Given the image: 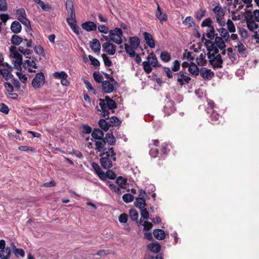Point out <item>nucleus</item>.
<instances>
[{"label": "nucleus", "mask_w": 259, "mask_h": 259, "mask_svg": "<svg viewBox=\"0 0 259 259\" xmlns=\"http://www.w3.org/2000/svg\"><path fill=\"white\" fill-rule=\"evenodd\" d=\"M235 48L237 49V51L240 55H244L246 52V49L245 46L241 41L238 42Z\"/></svg>", "instance_id": "nucleus-45"}, {"label": "nucleus", "mask_w": 259, "mask_h": 259, "mask_svg": "<svg viewBox=\"0 0 259 259\" xmlns=\"http://www.w3.org/2000/svg\"><path fill=\"white\" fill-rule=\"evenodd\" d=\"M210 117V122L212 123H215L221 117L219 114L213 111Z\"/></svg>", "instance_id": "nucleus-54"}, {"label": "nucleus", "mask_w": 259, "mask_h": 259, "mask_svg": "<svg viewBox=\"0 0 259 259\" xmlns=\"http://www.w3.org/2000/svg\"><path fill=\"white\" fill-rule=\"evenodd\" d=\"M189 71L193 75H198L199 69L197 66L194 63L191 62L189 66Z\"/></svg>", "instance_id": "nucleus-40"}, {"label": "nucleus", "mask_w": 259, "mask_h": 259, "mask_svg": "<svg viewBox=\"0 0 259 259\" xmlns=\"http://www.w3.org/2000/svg\"><path fill=\"white\" fill-rule=\"evenodd\" d=\"M109 123L111 126H116L120 124V121L116 116H112L110 118Z\"/></svg>", "instance_id": "nucleus-59"}, {"label": "nucleus", "mask_w": 259, "mask_h": 259, "mask_svg": "<svg viewBox=\"0 0 259 259\" xmlns=\"http://www.w3.org/2000/svg\"><path fill=\"white\" fill-rule=\"evenodd\" d=\"M246 24L247 28L250 31H254L258 28V25L253 21L247 20Z\"/></svg>", "instance_id": "nucleus-47"}, {"label": "nucleus", "mask_w": 259, "mask_h": 259, "mask_svg": "<svg viewBox=\"0 0 259 259\" xmlns=\"http://www.w3.org/2000/svg\"><path fill=\"white\" fill-rule=\"evenodd\" d=\"M151 64L148 61H144L143 62V69L147 73H150L152 72V68Z\"/></svg>", "instance_id": "nucleus-60"}, {"label": "nucleus", "mask_w": 259, "mask_h": 259, "mask_svg": "<svg viewBox=\"0 0 259 259\" xmlns=\"http://www.w3.org/2000/svg\"><path fill=\"white\" fill-rule=\"evenodd\" d=\"M35 57H27L23 63V67L30 72H34L37 68Z\"/></svg>", "instance_id": "nucleus-8"}, {"label": "nucleus", "mask_w": 259, "mask_h": 259, "mask_svg": "<svg viewBox=\"0 0 259 259\" xmlns=\"http://www.w3.org/2000/svg\"><path fill=\"white\" fill-rule=\"evenodd\" d=\"M90 61L91 62V64L96 67H98L100 65V62L98 59L92 56V55H89L88 56Z\"/></svg>", "instance_id": "nucleus-63"}, {"label": "nucleus", "mask_w": 259, "mask_h": 259, "mask_svg": "<svg viewBox=\"0 0 259 259\" xmlns=\"http://www.w3.org/2000/svg\"><path fill=\"white\" fill-rule=\"evenodd\" d=\"M99 126L105 132L107 131L109 127L111 126L109 122H107L104 119H100L99 121Z\"/></svg>", "instance_id": "nucleus-43"}, {"label": "nucleus", "mask_w": 259, "mask_h": 259, "mask_svg": "<svg viewBox=\"0 0 259 259\" xmlns=\"http://www.w3.org/2000/svg\"><path fill=\"white\" fill-rule=\"evenodd\" d=\"M116 160V153L113 148L108 149V151L103 152L101 155L100 163L102 166L108 169L113 166V162Z\"/></svg>", "instance_id": "nucleus-1"}, {"label": "nucleus", "mask_w": 259, "mask_h": 259, "mask_svg": "<svg viewBox=\"0 0 259 259\" xmlns=\"http://www.w3.org/2000/svg\"><path fill=\"white\" fill-rule=\"evenodd\" d=\"M122 199L125 203H129L134 200V196L129 193L125 194L122 196Z\"/></svg>", "instance_id": "nucleus-61"}, {"label": "nucleus", "mask_w": 259, "mask_h": 259, "mask_svg": "<svg viewBox=\"0 0 259 259\" xmlns=\"http://www.w3.org/2000/svg\"><path fill=\"white\" fill-rule=\"evenodd\" d=\"M11 29L13 32L15 33H19L21 31L22 27L18 21H14L11 24Z\"/></svg>", "instance_id": "nucleus-28"}, {"label": "nucleus", "mask_w": 259, "mask_h": 259, "mask_svg": "<svg viewBox=\"0 0 259 259\" xmlns=\"http://www.w3.org/2000/svg\"><path fill=\"white\" fill-rule=\"evenodd\" d=\"M129 214L132 220L134 221H137L139 217L138 211L135 209L131 210Z\"/></svg>", "instance_id": "nucleus-58"}, {"label": "nucleus", "mask_w": 259, "mask_h": 259, "mask_svg": "<svg viewBox=\"0 0 259 259\" xmlns=\"http://www.w3.org/2000/svg\"><path fill=\"white\" fill-rule=\"evenodd\" d=\"M223 38L220 36H217L215 38L214 42L217 46L218 48H219L220 50H223L226 48V45L225 42Z\"/></svg>", "instance_id": "nucleus-31"}, {"label": "nucleus", "mask_w": 259, "mask_h": 259, "mask_svg": "<svg viewBox=\"0 0 259 259\" xmlns=\"http://www.w3.org/2000/svg\"><path fill=\"white\" fill-rule=\"evenodd\" d=\"M218 31L221 35L220 37L224 39L226 42L230 41V35L227 29L222 27L220 28Z\"/></svg>", "instance_id": "nucleus-26"}, {"label": "nucleus", "mask_w": 259, "mask_h": 259, "mask_svg": "<svg viewBox=\"0 0 259 259\" xmlns=\"http://www.w3.org/2000/svg\"><path fill=\"white\" fill-rule=\"evenodd\" d=\"M106 139L107 142L110 145L115 144L116 141L115 138L112 134L108 133L106 135Z\"/></svg>", "instance_id": "nucleus-50"}, {"label": "nucleus", "mask_w": 259, "mask_h": 259, "mask_svg": "<svg viewBox=\"0 0 259 259\" xmlns=\"http://www.w3.org/2000/svg\"><path fill=\"white\" fill-rule=\"evenodd\" d=\"M70 16L67 17L66 19V21L68 24V25L70 26L72 25L75 24L76 23V17L75 13L74 14H69Z\"/></svg>", "instance_id": "nucleus-56"}, {"label": "nucleus", "mask_w": 259, "mask_h": 259, "mask_svg": "<svg viewBox=\"0 0 259 259\" xmlns=\"http://www.w3.org/2000/svg\"><path fill=\"white\" fill-rule=\"evenodd\" d=\"M116 182L120 188H124L126 184V180L122 177H118Z\"/></svg>", "instance_id": "nucleus-52"}, {"label": "nucleus", "mask_w": 259, "mask_h": 259, "mask_svg": "<svg viewBox=\"0 0 259 259\" xmlns=\"http://www.w3.org/2000/svg\"><path fill=\"white\" fill-rule=\"evenodd\" d=\"M17 69L18 71L16 72L17 76L22 83H26L27 81L26 75L22 72L21 67Z\"/></svg>", "instance_id": "nucleus-38"}, {"label": "nucleus", "mask_w": 259, "mask_h": 259, "mask_svg": "<svg viewBox=\"0 0 259 259\" xmlns=\"http://www.w3.org/2000/svg\"><path fill=\"white\" fill-rule=\"evenodd\" d=\"M160 59L164 62H168L171 59L170 54L166 51H162L160 55Z\"/></svg>", "instance_id": "nucleus-42"}, {"label": "nucleus", "mask_w": 259, "mask_h": 259, "mask_svg": "<svg viewBox=\"0 0 259 259\" xmlns=\"http://www.w3.org/2000/svg\"><path fill=\"white\" fill-rule=\"evenodd\" d=\"M109 187L110 189L117 193V194L120 195L121 194V190L119 188L117 187L115 184L112 183L111 182H109L108 183Z\"/></svg>", "instance_id": "nucleus-57"}, {"label": "nucleus", "mask_w": 259, "mask_h": 259, "mask_svg": "<svg viewBox=\"0 0 259 259\" xmlns=\"http://www.w3.org/2000/svg\"><path fill=\"white\" fill-rule=\"evenodd\" d=\"M207 57L210 64L214 69L220 68L223 67V60L217 48L212 47V49H209Z\"/></svg>", "instance_id": "nucleus-2"}, {"label": "nucleus", "mask_w": 259, "mask_h": 259, "mask_svg": "<svg viewBox=\"0 0 259 259\" xmlns=\"http://www.w3.org/2000/svg\"><path fill=\"white\" fill-rule=\"evenodd\" d=\"M227 56L229 58V63H234L237 60V55L233 52V50L232 48H229L227 49Z\"/></svg>", "instance_id": "nucleus-27"}, {"label": "nucleus", "mask_w": 259, "mask_h": 259, "mask_svg": "<svg viewBox=\"0 0 259 259\" xmlns=\"http://www.w3.org/2000/svg\"><path fill=\"white\" fill-rule=\"evenodd\" d=\"M99 105L101 109L99 110L102 111L103 116L107 118L109 117V110L115 109L117 106L114 101L110 99L109 97H106L105 99H100L99 100Z\"/></svg>", "instance_id": "nucleus-3"}, {"label": "nucleus", "mask_w": 259, "mask_h": 259, "mask_svg": "<svg viewBox=\"0 0 259 259\" xmlns=\"http://www.w3.org/2000/svg\"><path fill=\"white\" fill-rule=\"evenodd\" d=\"M124 48L126 53L131 57H134L135 56L136 53L135 51V49L132 46H130L127 44H124Z\"/></svg>", "instance_id": "nucleus-41"}, {"label": "nucleus", "mask_w": 259, "mask_h": 259, "mask_svg": "<svg viewBox=\"0 0 259 259\" xmlns=\"http://www.w3.org/2000/svg\"><path fill=\"white\" fill-rule=\"evenodd\" d=\"M206 14V10L204 9H200L195 13V18L198 20H201Z\"/></svg>", "instance_id": "nucleus-49"}, {"label": "nucleus", "mask_w": 259, "mask_h": 259, "mask_svg": "<svg viewBox=\"0 0 259 259\" xmlns=\"http://www.w3.org/2000/svg\"><path fill=\"white\" fill-rule=\"evenodd\" d=\"M17 19L27 28L31 27L30 21L26 17V12L23 8H20L16 11Z\"/></svg>", "instance_id": "nucleus-10"}, {"label": "nucleus", "mask_w": 259, "mask_h": 259, "mask_svg": "<svg viewBox=\"0 0 259 259\" xmlns=\"http://www.w3.org/2000/svg\"><path fill=\"white\" fill-rule=\"evenodd\" d=\"M130 42L134 49H137L140 45V41L138 37L133 36L130 38Z\"/></svg>", "instance_id": "nucleus-35"}, {"label": "nucleus", "mask_w": 259, "mask_h": 259, "mask_svg": "<svg viewBox=\"0 0 259 259\" xmlns=\"http://www.w3.org/2000/svg\"><path fill=\"white\" fill-rule=\"evenodd\" d=\"M177 81L181 85H183L189 82L191 78L188 76L184 74L182 71L177 74Z\"/></svg>", "instance_id": "nucleus-15"}, {"label": "nucleus", "mask_w": 259, "mask_h": 259, "mask_svg": "<svg viewBox=\"0 0 259 259\" xmlns=\"http://www.w3.org/2000/svg\"><path fill=\"white\" fill-rule=\"evenodd\" d=\"M226 24L227 30L231 33H234L236 31V28L234 24L232 22V21L230 19H228L227 21L226 22L225 25Z\"/></svg>", "instance_id": "nucleus-46"}, {"label": "nucleus", "mask_w": 259, "mask_h": 259, "mask_svg": "<svg viewBox=\"0 0 259 259\" xmlns=\"http://www.w3.org/2000/svg\"><path fill=\"white\" fill-rule=\"evenodd\" d=\"M90 48L94 52L99 53L101 50V45L99 40L97 38L93 39L90 42Z\"/></svg>", "instance_id": "nucleus-20"}, {"label": "nucleus", "mask_w": 259, "mask_h": 259, "mask_svg": "<svg viewBox=\"0 0 259 259\" xmlns=\"http://www.w3.org/2000/svg\"><path fill=\"white\" fill-rule=\"evenodd\" d=\"M196 62L199 66H204L206 64V54L205 53H201L196 58Z\"/></svg>", "instance_id": "nucleus-32"}, {"label": "nucleus", "mask_w": 259, "mask_h": 259, "mask_svg": "<svg viewBox=\"0 0 259 259\" xmlns=\"http://www.w3.org/2000/svg\"><path fill=\"white\" fill-rule=\"evenodd\" d=\"M11 41L13 45L18 46L22 42L23 39L18 35H13L12 36Z\"/></svg>", "instance_id": "nucleus-44"}, {"label": "nucleus", "mask_w": 259, "mask_h": 259, "mask_svg": "<svg viewBox=\"0 0 259 259\" xmlns=\"http://www.w3.org/2000/svg\"><path fill=\"white\" fill-rule=\"evenodd\" d=\"M98 29L99 31L104 34H107L109 31L108 27L105 25H99Z\"/></svg>", "instance_id": "nucleus-64"}, {"label": "nucleus", "mask_w": 259, "mask_h": 259, "mask_svg": "<svg viewBox=\"0 0 259 259\" xmlns=\"http://www.w3.org/2000/svg\"><path fill=\"white\" fill-rule=\"evenodd\" d=\"M135 204L137 208L140 209L144 208L146 205L145 199H143V198H137Z\"/></svg>", "instance_id": "nucleus-37"}, {"label": "nucleus", "mask_w": 259, "mask_h": 259, "mask_svg": "<svg viewBox=\"0 0 259 259\" xmlns=\"http://www.w3.org/2000/svg\"><path fill=\"white\" fill-rule=\"evenodd\" d=\"M147 60L148 62H149V63L153 67H156L158 66V60L155 56L153 54H151L150 55H149L147 57Z\"/></svg>", "instance_id": "nucleus-34"}, {"label": "nucleus", "mask_w": 259, "mask_h": 259, "mask_svg": "<svg viewBox=\"0 0 259 259\" xmlns=\"http://www.w3.org/2000/svg\"><path fill=\"white\" fill-rule=\"evenodd\" d=\"M183 24L187 27H191L194 23L193 18L191 16L187 17L183 22Z\"/></svg>", "instance_id": "nucleus-51"}, {"label": "nucleus", "mask_w": 259, "mask_h": 259, "mask_svg": "<svg viewBox=\"0 0 259 259\" xmlns=\"http://www.w3.org/2000/svg\"><path fill=\"white\" fill-rule=\"evenodd\" d=\"M157 8L156 12V16L157 19L159 20L161 24H163L164 22H165L167 20V16L165 13H163L162 9L160 8L159 4L156 3Z\"/></svg>", "instance_id": "nucleus-14"}, {"label": "nucleus", "mask_w": 259, "mask_h": 259, "mask_svg": "<svg viewBox=\"0 0 259 259\" xmlns=\"http://www.w3.org/2000/svg\"><path fill=\"white\" fill-rule=\"evenodd\" d=\"M212 12L215 14L217 22L222 27L225 26L226 22L224 18L225 11L220 5H218L212 9Z\"/></svg>", "instance_id": "nucleus-6"}, {"label": "nucleus", "mask_w": 259, "mask_h": 259, "mask_svg": "<svg viewBox=\"0 0 259 259\" xmlns=\"http://www.w3.org/2000/svg\"><path fill=\"white\" fill-rule=\"evenodd\" d=\"M102 48L103 51L109 55L112 56L115 54V46L109 41H106L103 44Z\"/></svg>", "instance_id": "nucleus-13"}, {"label": "nucleus", "mask_w": 259, "mask_h": 259, "mask_svg": "<svg viewBox=\"0 0 259 259\" xmlns=\"http://www.w3.org/2000/svg\"><path fill=\"white\" fill-rule=\"evenodd\" d=\"M12 68L7 63L0 64V73L5 80H8L13 77L12 74Z\"/></svg>", "instance_id": "nucleus-9"}, {"label": "nucleus", "mask_w": 259, "mask_h": 259, "mask_svg": "<svg viewBox=\"0 0 259 259\" xmlns=\"http://www.w3.org/2000/svg\"><path fill=\"white\" fill-rule=\"evenodd\" d=\"M139 224L143 226L144 231H148L150 230L153 226L151 223L148 221H143L142 219L140 220Z\"/></svg>", "instance_id": "nucleus-48"}, {"label": "nucleus", "mask_w": 259, "mask_h": 259, "mask_svg": "<svg viewBox=\"0 0 259 259\" xmlns=\"http://www.w3.org/2000/svg\"><path fill=\"white\" fill-rule=\"evenodd\" d=\"M159 141L157 140H153L152 143L149 144V147L150 150L149 151L150 155L151 156L155 158L158 154V150L157 148H153L152 146H158Z\"/></svg>", "instance_id": "nucleus-21"}, {"label": "nucleus", "mask_w": 259, "mask_h": 259, "mask_svg": "<svg viewBox=\"0 0 259 259\" xmlns=\"http://www.w3.org/2000/svg\"><path fill=\"white\" fill-rule=\"evenodd\" d=\"M33 1L39 5L41 9L44 11H50L52 9V7L49 4H45L41 0H33Z\"/></svg>", "instance_id": "nucleus-39"}, {"label": "nucleus", "mask_w": 259, "mask_h": 259, "mask_svg": "<svg viewBox=\"0 0 259 259\" xmlns=\"http://www.w3.org/2000/svg\"><path fill=\"white\" fill-rule=\"evenodd\" d=\"M144 36L147 45L151 48H155V41L152 35L150 33L145 32L144 33Z\"/></svg>", "instance_id": "nucleus-22"}, {"label": "nucleus", "mask_w": 259, "mask_h": 259, "mask_svg": "<svg viewBox=\"0 0 259 259\" xmlns=\"http://www.w3.org/2000/svg\"><path fill=\"white\" fill-rule=\"evenodd\" d=\"M93 77L95 80L98 83H103V77L102 75L99 72H95L93 73Z\"/></svg>", "instance_id": "nucleus-53"}, {"label": "nucleus", "mask_w": 259, "mask_h": 259, "mask_svg": "<svg viewBox=\"0 0 259 259\" xmlns=\"http://www.w3.org/2000/svg\"><path fill=\"white\" fill-rule=\"evenodd\" d=\"M101 56L106 66L109 67L112 65V61L106 54H103Z\"/></svg>", "instance_id": "nucleus-62"}, {"label": "nucleus", "mask_w": 259, "mask_h": 259, "mask_svg": "<svg viewBox=\"0 0 259 259\" xmlns=\"http://www.w3.org/2000/svg\"><path fill=\"white\" fill-rule=\"evenodd\" d=\"M106 76L108 80L103 81L102 88L104 93L109 94L113 92L117 83L113 77L110 76L109 74H106Z\"/></svg>", "instance_id": "nucleus-5"}, {"label": "nucleus", "mask_w": 259, "mask_h": 259, "mask_svg": "<svg viewBox=\"0 0 259 259\" xmlns=\"http://www.w3.org/2000/svg\"><path fill=\"white\" fill-rule=\"evenodd\" d=\"M200 74L205 80H210L214 75L213 72L210 69L206 68H202L200 69Z\"/></svg>", "instance_id": "nucleus-16"}, {"label": "nucleus", "mask_w": 259, "mask_h": 259, "mask_svg": "<svg viewBox=\"0 0 259 259\" xmlns=\"http://www.w3.org/2000/svg\"><path fill=\"white\" fill-rule=\"evenodd\" d=\"M153 233L155 238L158 240H163L165 237V232L162 229H155Z\"/></svg>", "instance_id": "nucleus-29"}, {"label": "nucleus", "mask_w": 259, "mask_h": 259, "mask_svg": "<svg viewBox=\"0 0 259 259\" xmlns=\"http://www.w3.org/2000/svg\"><path fill=\"white\" fill-rule=\"evenodd\" d=\"M91 165L98 177L102 180H106L105 173L102 170L99 165L96 162H93Z\"/></svg>", "instance_id": "nucleus-18"}, {"label": "nucleus", "mask_w": 259, "mask_h": 259, "mask_svg": "<svg viewBox=\"0 0 259 259\" xmlns=\"http://www.w3.org/2000/svg\"><path fill=\"white\" fill-rule=\"evenodd\" d=\"M147 247L149 250H150L151 252L153 253H157L161 249V246L159 243L157 242H152L149 243Z\"/></svg>", "instance_id": "nucleus-25"}, {"label": "nucleus", "mask_w": 259, "mask_h": 259, "mask_svg": "<svg viewBox=\"0 0 259 259\" xmlns=\"http://www.w3.org/2000/svg\"><path fill=\"white\" fill-rule=\"evenodd\" d=\"M106 145V141L104 139L95 141V149L97 152L104 151V147Z\"/></svg>", "instance_id": "nucleus-24"}, {"label": "nucleus", "mask_w": 259, "mask_h": 259, "mask_svg": "<svg viewBox=\"0 0 259 259\" xmlns=\"http://www.w3.org/2000/svg\"><path fill=\"white\" fill-rule=\"evenodd\" d=\"M13 250L11 247V243L9 246H7L2 250H0V257L2 259H9L10 257L11 251Z\"/></svg>", "instance_id": "nucleus-19"}, {"label": "nucleus", "mask_w": 259, "mask_h": 259, "mask_svg": "<svg viewBox=\"0 0 259 259\" xmlns=\"http://www.w3.org/2000/svg\"><path fill=\"white\" fill-rule=\"evenodd\" d=\"M81 27L87 31H95L97 29V25L92 21H87L81 24Z\"/></svg>", "instance_id": "nucleus-17"}, {"label": "nucleus", "mask_w": 259, "mask_h": 259, "mask_svg": "<svg viewBox=\"0 0 259 259\" xmlns=\"http://www.w3.org/2000/svg\"><path fill=\"white\" fill-rule=\"evenodd\" d=\"M175 110L174 102L171 101L167 102L163 107V111L167 115L170 114Z\"/></svg>", "instance_id": "nucleus-23"}, {"label": "nucleus", "mask_w": 259, "mask_h": 259, "mask_svg": "<svg viewBox=\"0 0 259 259\" xmlns=\"http://www.w3.org/2000/svg\"><path fill=\"white\" fill-rule=\"evenodd\" d=\"M45 78L42 73H38L32 81V85L34 89L40 88L44 83Z\"/></svg>", "instance_id": "nucleus-12"}, {"label": "nucleus", "mask_w": 259, "mask_h": 259, "mask_svg": "<svg viewBox=\"0 0 259 259\" xmlns=\"http://www.w3.org/2000/svg\"><path fill=\"white\" fill-rule=\"evenodd\" d=\"M53 76L56 79H60L63 85L68 86L70 84L69 81L67 80L68 75L64 71L55 72L53 74Z\"/></svg>", "instance_id": "nucleus-11"}, {"label": "nucleus", "mask_w": 259, "mask_h": 259, "mask_svg": "<svg viewBox=\"0 0 259 259\" xmlns=\"http://www.w3.org/2000/svg\"><path fill=\"white\" fill-rule=\"evenodd\" d=\"M34 51L35 53L39 56H45V53L43 48L40 46L37 45L34 47Z\"/></svg>", "instance_id": "nucleus-55"}, {"label": "nucleus", "mask_w": 259, "mask_h": 259, "mask_svg": "<svg viewBox=\"0 0 259 259\" xmlns=\"http://www.w3.org/2000/svg\"><path fill=\"white\" fill-rule=\"evenodd\" d=\"M10 57L12 63L16 69L20 68L22 63V56L18 53L16 48L13 46L10 47Z\"/></svg>", "instance_id": "nucleus-4"}, {"label": "nucleus", "mask_w": 259, "mask_h": 259, "mask_svg": "<svg viewBox=\"0 0 259 259\" xmlns=\"http://www.w3.org/2000/svg\"><path fill=\"white\" fill-rule=\"evenodd\" d=\"M92 136L93 139L96 140L103 139L104 134L102 131L99 129H95L92 133Z\"/></svg>", "instance_id": "nucleus-30"}, {"label": "nucleus", "mask_w": 259, "mask_h": 259, "mask_svg": "<svg viewBox=\"0 0 259 259\" xmlns=\"http://www.w3.org/2000/svg\"><path fill=\"white\" fill-rule=\"evenodd\" d=\"M122 31L121 29L119 28L116 27L113 30H110L109 31V36H110V40H111L118 45H120L122 44Z\"/></svg>", "instance_id": "nucleus-7"}, {"label": "nucleus", "mask_w": 259, "mask_h": 259, "mask_svg": "<svg viewBox=\"0 0 259 259\" xmlns=\"http://www.w3.org/2000/svg\"><path fill=\"white\" fill-rule=\"evenodd\" d=\"M11 247L13 250L14 254L17 256L20 255L21 256H24L25 255L24 251L22 249L17 248L14 243L13 242L11 243Z\"/></svg>", "instance_id": "nucleus-36"}, {"label": "nucleus", "mask_w": 259, "mask_h": 259, "mask_svg": "<svg viewBox=\"0 0 259 259\" xmlns=\"http://www.w3.org/2000/svg\"><path fill=\"white\" fill-rule=\"evenodd\" d=\"M66 9L68 14H74L75 9L74 4L72 0H66Z\"/></svg>", "instance_id": "nucleus-33"}]
</instances>
